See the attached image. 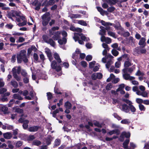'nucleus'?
I'll return each mask as SVG.
<instances>
[{
	"instance_id": "31",
	"label": "nucleus",
	"mask_w": 149,
	"mask_h": 149,
	"mask_svg": "<svg viewBox=\"0 0 149 149\" xmlns=\"http://www.w3.org/2000/svg\"><path fill=\"white\" fill-rule=\"evenodd\" d=\"M21 75L24 77H25L28 76V75L25 70L22 69L21 72Z\"/></svg>"
},
{
	"instance_id": "30",
	"label": "nucleus",
	"mask_w": 149,
	"mask_h": 149,
	"mask_svg": "<svg viewBox=\"0 0 149 149\" xmlns=\"http://www.w3.org/2000/svg\"><path fill=\"white\" fill-rule=\"evenodd\" d=\"M139 109L141 111H145L146 108L142 104H139Z\"/></svg>"
},
{
	"instance_id": "25",
	"label": "nucleus",
	"mask_w": 149,
	"mask_h": 149,
	"mask_svg": "<svg viewBox=\"0 0 149 149\" xmlns=\"http://www.w3.org/2000/svg\"><path fill=\"white\" fill-rule=\"evenodd\" d=\"M118 24H113V26L116 29L121 30L122 29V27L121 25L119 22H118Z\"/></svg>"
},
{
	"instance_id": "23",
	"label": "nucleus",
	"mask_w": 149,
	"mask_h": 149,
	"mask_svg": "<svg viewBox=\"0 0 149 149\" xmlns=\"http://www.w3.org/2000/svg\"><path fill=\"white\" fill-rule=\"evenodd\" d=\"M29 123V121L28 120H25V123H23L22 126L23 127V128L25 129H26L28 126V124Z\"/></svg>"
},
{
	"instance_id": "6",
	"label": "nucleus",
	"mask_w": 149,
	"mask_h": 149,
	"mask_svg": "<svg viewBox=\"0 0 149 149\" xmlns=\"http://www.w3.org/2000/svg\"><path fill=\"white\" fill-rule=\"evenodd\" d=\"M120 133V131L118 129L111 130L107 132V134L111 135L114 134H116L117 135H119Z\"/></svg>"
},
{
	"instance_id": "38",
	"label": "nucleus",
	"mask_w": 149,
	"mask_h": 149,
	"mask_svg": "<svg viewBox=\"0 0 149 149\" xmlns=\"http://www.w3.org/2000/svg\"><path fill=\"white\" fill-rule=\"evenodd\" d=\"M108 34L109 36H111L115 38H116L115 33L114 32H113L110 31H108Z\"/></svg>"
},
{
	"instance_id": "54",
	"label": "nucleus",
	"mask_w": 149,
	"mask_h": 149,
	"mask_svg": "<svg viewBox=\"0 0 149 149\" xmlns=\"http://www.w3.org/2000/svg\"><path fill=\"white\" fill-rule=\"evenodd\" d=\"M143 100L141 98H137L136 100V101L137 103L139 104H141L143 103Z\"/></svg>"
},
{
	"instance_id": "53",
	"label": "nucleus",
	"mask_w": 149,
	"mask_h": 149,
	"mask_svg": "<svg viewBox=\"0 0 149 149\" xmlns=\"http://www.w3.org/2000/svg\"><path fill=\"white\" fill-rule=\"evenodd\" d=\"M97 79H101L102 77V74L101 73H96Z\"/></svg>"
},
{
	"instance_id": "62",
	"label": "nucleus",
	"mask_w": 149,
	"mask_h": 149,
	"mask_svg": "<svg viewBox=\"0 0 149 149\" xmlns=\"http://www.w3.org/2000/svg\"><path fill=\"white\" fill-rule=\"evenodd\" d=\"M7 91V89L5 88H2L0 89V94H3L5 92Z\"/></svg>"
},
{
	"instance_id": "17",
	"label": "nucleus",
	"mask_w": 149,
	"mask_h": 149,
	"mask_svg": "<svg viewBox=\"0 0 149 149\" xmlns=\"http://www.w3.org/2000/svg\"><path fill=\"white\" fill-rule=\"evenodd\" d=\"M47 43L49 44L53 47H54L56 45L55 42L51 38H49Z\"/></svg>"
},
{
	"instance_id": "33",
	"label": "nucleus",
	"mask_w": 149,
	"mask_h": 149,
	"mask_svg": "<svg viewBox=\"0 0 149 149\" xmlns=\"http://www.w3.org/2000/svg\"><path fill=\"white\" fill-rule=\"evenodd\" d=\"M11 85L14 88H16L18 87V84L15 81H11Z\"/></svg>"
},
{
	"instance_id": "49",
	"label": "nucleus",
	"mask_w": 149,
	"mask_h": 149,
	"mask_svg": "<svg viewBox=\"0 0 149 149\" xmlns=\"http://www.w3.org/2000/svg\"><path fill=\"white\" fill-rule=\"evenodd\" d=\"M96 62L95 61H93L89 63V68H93L94 65H95Z\"/></svg>"
},
{
	"instance_id": "2",
	"label": "nucleus",
	"mask_w": 149,
	"mask_h": 149,
	"mask_svg": "<svg viewBox=\"0 0 149 149\" xmlns=\"http://www.w3.org/2000/svg\"><path fill=\"white\" fill-rule=\"evenodd\" d=\"M122 101L127 104H123L122 105V110L125 112L128 113L129 112L130 110L133 112H135L136 111V109L132 105V102L127 99L122 98Z\"/></svg>"
},
{
	"instance_id": "46",
	"label": "nucleus",
	"mask_w": 149,
	"mask_h": 149,
	"mask_svg": "<svg viewBox=\"0 0 149 149\" xmlns=\"http://www.w3.org/2000/svg\"><path fill=\"white\" fill-rule=\"evenodd\" d=\"M78 23L83 26H86L87 25L86 23L83 20H79L78 21Z\"/></svg>"
},
{
	"instance_id": "45",
	"label": "nucleus",
	"mask_w": 149,
	"mask_h": 149,
	"mask_svg": "<svg viewBox=\"0 0 149 149\" xmlns=\"http://www.w3.org/2000/svg\"><path fill=\"white\" fill-rule=\"evenodd\" d=\"M81 64L83 67L85 68L87 66V63L85 61H82L81 62Z\"/></svg>"
},
{
	"instance_id": "57",
	"label": "nucleus",
	"mask_w": 149,
	"mask_h": 149,
	"mask_svg": "<svg viewBox=\"0 0 149 149\" xmlns=\"http://www.w3.org/2000/svg\"><path fill=\"white\" fill-rule=\"evenodd\" d=\"M148 93L146 91L142 92L140 95L144 97H148Z\"/></svg>"
},
{
	"instance_id": "40",
	"label": "nucleus",
	"mask_w": 149,
	"mask_h": 149,
	"mask_svg": "<svg viewBox=\"0 0 149 149\" xmlns=\"http://www.w3.org/2000/svg\"><path fill=\"white\" fill-rule=\"evenodd\" d=\"M42 38L44 41L47 43L48 40V37L46 35H44L42 36Z\"/></svg>"
},
{
	"instance_id": "28",
	"label": "nucleus",
	"mask_w": 149,
	"mask_h": 149,
	"mask_svg": "<svg viewBox=\"0 0 149 149\" xmlns=\"http://www.w3.org/2000/svg\"><path fill=\"white\" fill-rule=\"evenodd\" d=\"M33 144L34 145L38 146L41 145V142L39 140H35L33 141Z\"/></svg>"
},
{
	"instance_id": "10",
	"label": "nucleus",
	"mask_w": 149,
	"mask_h": 149,
	"mask_svg": "<svg viewBox=\"0 0 149 149\" xmlns=\"http://www.w3.org/2000/svg\"><path fill=\"white\" fill-rule=\"evenodd\" d=\"M54 57L55 59L57 61L58 63L59 64L62 62L61 59L58 54L56 52L54 54Z\"/></svg>"
},
{
	"instance_id": "1",
	"label": "nucleus",
	"mask_w": 149,
	"mask_h": 149,
	"mask_svg": "<svg viewBox=\"0 0 149 149\" xmlns=\"http://www.w3.org/2000/svg\"><path fill=\"white\" fill-rule=\"evenodd\" d=\"M47 50L45 51V53L50 61H52L51 63V68L55 70L56 71L58 72L61 70L62 68L60 65L61 64H58L57 65V62L55 60L52 61L53 59V58L52 56V52L50 49L49 48H47Z\"/></svg>"
},
{
	"instance_id": "3",
	"label": "nucleus",
	"mask_w": 149,
	"mask_h": 149,
	"mask_svg": "<svg viewBox=\"0 0 149 149\" xmlns=\"http://www.w3.org/2000/svg\"><path fill=\"white\" fill-rule=\"evenodd\" d=\"M26 51L24 50H22L20 51L19 54H17V62L19 63H21L23 61L24 63H27L28 60L26 56Z\"/></svg>"
},
{
	"instance_id": "39",
	"label": "nucleus",
	"mask_w": 149,
	"mask_h": 149,
	"mask_svg": "<svg viewBox=\"0 0 149 149\" xmlns=\"http://www.w3.org/2000/svg\"><path fill=\"white\" fill-rule=\"evenodd\" d=\"M47 94L48 100H51L53 97L52 94L51 93L49 92H47Z\"/></svg>"
},
{
	"instance_id": "12",
	"label": "nucleus",
	"mask_w": 149,
	"mask_h": 149,
	"mask_svg": "<svg viewBox=\"0 0 149 149\" xmlns=\"http://www.w3.org/2000/svg\"><path fill=\"white\" fill-rule=\"evenodd\" d=\"M125 137L127 139L129 138L130 136V133L129 132H123L121 134V137Z\"/></svg>"
},
{
	"instance_id": "43",
	"label": "nucleus",
	"mask_w": 149,
	"mask_h": 149,
	"mask_svg": "<svg viewBox=\"0 0 149 149\" xmlns=\"http://www.w3.org/2000/svg\"><path fill=\"white\" fill-rule=\"evenodd\" d=\"M121 123L123 124H128L130 122L128 121L127 119H124L121 121Z\"/></svg>"
},
{
	"instance_id": "5",
	"label": "nucleus",
	"mask_w": 149,
	"mask_h": 149,
	"mask_svg": "<svg viewBox=\"0 0 149 149\" xmlns=\"http://www.w3.org/2000/svg\"><path fill=\"white\" fill-rule=\"evenodd\" d=\"M12 73L14 77L17 81H19L21 80V77L17 75V70L15 68H13L12 70Z\"/></svg>"
},
{
	"instance_id": "15",
	"label": "nucleus",
	"mask_w": 149,
	"mask_h": 149,
	"mask_svg": "<svg viewBox=\"0 0 149 149\" xmlns=\"http://www.w3.org/2000/svg\"><path fill=\"white\" fill-rule=\"evenodd\" d=\"M8 108L6 106H3L1 107V110L3 112L4 114H8Z\"/></svg>"
},
{
	"instance_id": "64",
	"label": "nucleus",
	"mask_w": 149,
	"mask_h": 149,
	"mask_svg": "<svg viewBox=\"0 0 149 149\" xmlns=\"http://www.w3.org/2000/svg\"><path fill=\"white\" fill-rule=\"evenodd\" d=\"M111 60H109V61H108L107 63L106 64V67L107 68H109L110 66V65H111Z\"/></svg>"
},
{
	"instance_id": "60",
	"label": "nucleus",
	"mask_w": 149,
	"mask_h": 149,
	"mask_svg": "<svg viewBox=\"0 0 149 149\" xmlns=\"http://www.w3.org/2000/svg\"><path fill=\"white\" fill-rule=\"evenodd\" d=\"M52 140L50 137H49L47 138L46 141V143L47 144V145H49L51 144Z\"/></svg>"
},
{
	"instance_id": "32",
	"label": "nucleus",
	"mask_w": 149,
	"mask_h": 149,
	"mask_svg": "<svg viewBox=\"0 0 149 149\" xmlns=\"http://www.w3.org/2000/svg\"><path fill=\"white\" fill-rule=\"evenodd\" d=\"M111 53L115 56H117L119 54V52L116 49H113L111 51Z\"/></svg>"
},
{
	"instance_id": "51",
	"label": "nucleus",
	"mask_w": 149,
	"mask_h": 149,
	"mask_svg": "<svg viewBox=\"0 0 149 149\" xmlns=\"http://www.w3.org/2000/svg\"><path fill=\"white\" fill-rule=\"evenodd\" d=\"M92 56L91 55H88L86 56L85 59L87 61H89L92 60Z\"/></svg>"
},
{
	"instance_id": "34",
	"label": "nucleus",
	"mask_w": 149,
	"mask_h": 149,
	"mask_svg": "<svg viewBox=\"0 0 149 149\" xmlns=\"http://www.w3.org/2000/svg\"><path fill=\"white\" fill-rule=\"evenodd\" d=\"M123 77L125 80H128L130 77V74L128 73L124 74H123Z\"/></svg>"
},
{
	"instance_id": "20",
	"label": "nucleus",
	"mask_w": 149,
	"mask_h": 149,
	"mask_svg": "<svg viewBox=\"0 0 149 149\" xmlns=\"http://www.w3.org/2000/svg\"><path fill=\"white\" fill-rule=\"evenodd\" d=\"M55 3V1L54 0H49L47 1L45 6L48 7L49 6H52Z\"/></svg>"
},
{
	"instance_id": "9",
	"label": "nucleus",
	"mask_w": 149,
	"mask_h": 149,
	"mask_svg": "<svg viewBox=\"0 0 149 149\" xmlns=\"http://www.w3.org/2000/svg\"><path fill=\"white\" fill-rule=\"evenodd\" d=\"M146 39L145 38H141L139 42V45H142V47L144 48L146 46Z\"/></svg>"
},
{
	"instance_id": "56",
	"label": "nucleus",
	"mask_w": 149,
	"mask_h": 149,
	"mask_svg": "<svg viewBox=\"0 0 149 149\" xmlns=\"http://www.w3.org/2000/svg\"><path fill=\"white\" fill-rule=\"evenodd\" d=\"M5 26L6 28L9 29H11L13 26V25L11 24H7Z\"/></svg>"
},
{
	"instance_id": "21",
	"label": "nucleus",
	"mask_w": 149,
	"mask_h": 149,
	"mask_svg": "<svg viewBox=\"0 0 149 149\" xmlns=\"http://www.w3.org/2000/svg\"><path fill=\"white\" fill-rule=\"evenodd\" d=\"M55 144L54 146V148H55L59 146L61 144V141L60 139H56L55 141Z\"/></svg>"
},
{
	"instance_id": "52",
	"label": "nucleus",
	"mask_w": 149,
	"mask_h": 149,
	"mask_svg": "<svg viewBox=\"0 0 149 149\" xmlns=\"http://www.w3.org/2000/svg\"><path fill=\"white\" fill-rule=\"evenodd\" d=\"M130 35V33L129 32L126 31L122 34V36L124 37H126L129 36Z\"/></svg>"
},
{
	"instance_id": "22",
	"label": "nucleus",
	"mask_w": 149,
	"mask_h": 149,
	"mask_svg": "<svg viewBox=\"0 0 149 149\" xmlns=\"http://www.w3.org/2000/svg\"><path fill=\"white\" fill-rule=\"evenodd\" d=\"M6 5L5 3L0 2V7H2V10H6L9 9V7H5Z\"/></svg>"
},
{
	"instance_id": "55",
	"label": "nucleus",
	"mask_w": 149,
	"mask_h": 149,
	"mask_svg": "<svg viewBox=\"0 0 149 149\" xmlns=\"http://www.w3.org/2000/svg\"><path fill=\"white\" fill-rule=\"evenodd\" d=\"M25 40V39L23 37H19L18 40V41H16L17 42H22L24 41Z\"/></svg>"
},
{
	"instance_id": "8",
	"label": "nucleus",
	"mask_w": 149,
	"mask_h": 149,
	"mask_svg": "<svg viewBox=\"0 0 149 149\" xmlns=\"http://www.w3.org/2000/svg\"><path fill=\"white\" fill-rule=\"evenodd\" d=\"M39 126H34L29 127L28 129V130L30 132H35L38 131V129L40 128Z\"/></svg>"
},
{
	"instance_id": "29",
	"label": "nucleus",
	"mask_w": 149,
	"mask_h": 149,
	"mask_svg": "<svg viewBox=\"0 0 149 149\" xmlns=\"http://www.w3.org/2000/svg\"><path fill=\"white\" fill-rule=\"evenodd\" d=\"M80 36L81 39L83 41H88L90 40V39L89 38H88V39L87 40L86 37L84 36L83 33L82 34H81Z\"/></svg>"
},
{
	"instance_id": "37",
	"label": "nucleus",
	"mask_w": 149,
	"mask_h": 149,
	"mask_svg": "<svg viewBox=\"0 0 149 149\" xmlns=\"http://www.w3.org/2000/svg\"><path fill=\"white\" fill-rule=\"evenodd\" d=\"M29 76L24 77L23 79L24 82L26 84H28L29 82Z\"/></svg>"
},
{
	"instance_id": "48",
	"label": "nucleus",
	"mask_w": 149,
	"mask_h": 149,
	"mask_svg": "<svg viewBox=\"0 0 149 149\" xmlns=\"http://www.w3.org/2000/svg\"><path fill=\"white\" fill-rule=\"evenodd\" d=\"M81 15L79 14H72V17L74 18H77L81 17Z\"/></svg>"
},
{
	"instance_id": "16",
	"label": "nucleus",
	"mask_w": 149,
	"mask_h": 149,
	"mask_svg": "<svg viewBox=\"0 0 149 149\" xmlns=\"http://www.w3.org/2000/svg\"><path fill=\"white\" fill-rule=\"evenodd\" d=\"M58 40V42L61 45L65 44L67 42V39L65 37L63 38L62 40L59 39Z\"/></svg>"
},
{
	"instance_id": "26",
	"label": "nucleus",
	"mask_w": 149,
	"mask_h": 149,
	"mask_svg": "<svg viewBox=\"0 0 149 149\" xmlns=\"http://www.w3.org/2000/svg\"><path fill=\"white\" fill-rule=\"evenodd\" d=\"M54 91L56 95L62 94V93L60 91L59 89L56 87L54 88Z\"/></svg>"
},
{
	"instance_id": "19",
	"label": "nucleus",
	"mask_w": 149,
	"mask_h": 149,
	"mask_svg": "<svg viewBox=\"0 0 149 149\" xmlns=\"http://www.w3.org/2000/svg\"><path fill=\"white\" fill-rule=\"evenodd\" d=\"M3 135L4 137L6 139H9L12 137L11 134L9 132H6L4 133Z\"/></svg>"
},
{
	"instance_id": "42",
	"label": "nucleus",
	"mask_w": 149,
	"mask_h": 149,
	"mask_svg": "<svg viewBox=\"0 0 149 149\" xmlns=\"http://www.w3.org/2000/svg\"><path fill=\"white\" fill-rule=\"evenodd\" d=\"M113 116L115 118H116L118 120L122 119L116 113H114L113 114Z\"/></svg>"
},
{
	"instance_id": "36",
	"label": "nucleus",
	"mask_w": 149,
	"mask_h": 149,
	"mask_svg": "<svg viewBox=\"0 0 149 149\" xmlns=\"http://www.w3.org/2000/svg\"><path fill=\"white\" fill-rule=\"evenodd\" d=\"M115 10V8L113 6L110 7L108 8L107 10L109 13H112Z\"/></svg>"
},
{
	"instance_id": "7",
	"label": "nucleus",
	"mask_w": 149,
	"mask_h": 149,
	"mask_svg": "<svg viewBox=\"0 0 149 149\" xmlns=\"http://www.w3.org/2000/svg\"><path fill=\"white\" fill-rule=\"evenodd\" d=\"M104 3H107L110 5H115L119 2V0H104Z\"/></svg>"
},
{
	"instance_id": "63",
	"label": "nucleus",
	"mask_w": 149,
	"mask_h": 149,
	"mask_svg": "<svg viewBox=\"0 0 149 149\" xmlns=\"http://www.w3.org/2000/svg\"><path fill=\"white\" fill-rule=\"evenodd\" d=\"M102 46L104 48L107 49L108 51L109 50V48L108 47V45L106 43H102Z\"/></svg>"
},
{
	"instance_id": "11",
	"label": "nucleus",
	"mask_w": 149,
	"mask_h": 149,
	"mask_svg": "<svg viewBox=\"0 0 149 149\" xmlns=\"http://www.w3.org/2000/svg\"><path fill=\"white\" fill-rule=\"evenodd\" d=\"M60 32L59 31H57L56 32V33L52 37L53 39L54 40H58L60 38Z\"/></svg>"
},
{
	"instance_id": "50",
	"label": "nucleus",
	"mask_w": 149,
	"mask_h": 149,
	"mask_svg": "<svg viewBox=\"0 0 149 149\" xmlns=\"http://www.w3.org/2000/svg\"><path fill=\"white\" fill-rule=\"evenodd\" d=\"M15 101L14 99H12L9 102L8 104V107H11L12 106L15 102Z\"/></svg>"
},
{
	"instance_id": "18",
	"label": "nucleus",
	"mask_w": 149,
	"mask_h": 149,
	"mask_svg": "<svg viewBox=\"0 0 149 149\" xmlns=\"http://www.w3.org/2000/svg\"><path fill=\"white\" fill-rule=\"evenodd\" d=\"M81 34H82V33H74V39L75 42L78 41L79 39V36H81Z\"/></svg>"
},
{
	"instance_id": "13",
	"label": "nucleus",
	"mask_w": 149,
	"mask_h": 149,
	"mask_svg": "<svg viewBox=\"0 0 149 149\" xmlns=\"http://www.w3.org/2000/svg\"><path fill=\"white\" fill-rule=\"evenodd\" d=\"M130 142V140L129 139H126L123 143V147L124 149H127L128 148V145Z\"/></svg>"
},
{
	"instance_id": "35",
	"label": "nucleus",
	"mask_w": 149,
	"mask_h": 149,
	"mask_svg": "<svg viewBox=\"0 0 149 149\" xmlns=\"http://www.w3.org/2000/svg\"><path fill=\"white\" fill-rule=\"evenodd\" d=\"M93 124L95 126L101 128L102 127V125L99 122L96 120L95 121V122Z\"/></svg>"
},
{
	"instance_id": "24",
	"label": "nucleus",
	"mask_w": 149,
	"mask_h": 149,
	"mask_svg": "<svg viewBox=\"0 0 149 149\" xmlns=\"http://www.w3.org/2000/svg\"><path fill=\"white\" fill-rule=\"evenodd\" d=\"M97 10L100 12L101 15H104L105 11L100 7H97Z\"/></svg>"
},
{
	"instance_id": "4",
	"label": "nucleus",
	"mask_w": 149,
	"mask_h": 149,
	"mask_svg": "<svg viewBox=\"0 0 149 149\" xmlns=\"http://www.w3.org/2000/svg\"><path fill=\"white\" fill-rule=\"evenodd\" d=\"M49 15L50 13L48 12L45 13L42 16V24L43 26H47L51 20L50 17H49Z\"/></svg>"
},
{
	"instance_id": "41",
	"label": "nucleus",
	"mask_w": 149,
	"mask_h": 149,
	"mask_svg": "<svg viewBox=\"0 0 149 149\" xmlns=\"http://www.w3.org/2000/svg\"><path fill=\"white\" fill-rule=\"evenodd\" d=\"M23 142L21 141H18L16 143V146L17 147H19L21 146L23 144Z\"/></svg>"
},
{
	"instance_id": "27",
	"label": "nucleus",
	"mask_w": 149,
	"mask_h": 149,
	"mask_svg": "<svg viewBox=\"0 0 149 149\" xmlns=\"http://www.w3.org/2000/svg\"><path fill=\"white\" fill-rule=\"evenodd\" d=\"M65 105L67 108L71 109L72 107V104L71 103L68 101H67L65 103Z\"/></svg>"
},
{
	"instance_id": "44",
	"label": "nucleus",
	"mask_w": 149,
	"mask_h": 149,
	"mask_svg": "<svg viewBox=\"0 0 149 149\" xmlns=\"http://www.w3.org/2000/svg\"><path fill=\"white\" fill-rule=\"evenodd\" d=\"M135 67L134 65L132 67L128 68V72L130 73H131L135 69Z\"/></svg>"
},
{
	"instance_id": "58",
	"label": "nucleus",
	"mask_w": 149,
	"mask_h": 149,
	"mask_svg": "<svg viewBox=\"0 0 149 149\" xmlns=\"http://www.w3.org/2000/svg\"><path fill=\"white\" fill-rule=\"evenodd\" d=\"M112 87L111 83L108 84L106 87V89L107 90H109L111 89Z\"/></svg>"
},
{
	"instance_id": "47",
	"label": "nucleus",
	"mask_w": 149,
	"mask_h": 149,
	"mask_svg": "<svg viewBox=\"0 0 149 149\" xmlns=\"http://www.w3.org/2000/svg\"><path fill=\"white\" fill-rule=\"evenodd\" d=\"M27 21H24L22 22L19 23L18 25L19 26H25L26 24Z\"/></svg>"
},
{
	"instance_id": "59",
	"label": "nucleus",
	"mask_w": 149,
	"mask_h": 149,
	"mask_svg": "<svg viewBox=\"0 0 149 149\" xmlns=\"http://www.w3.org/2000/svg\"><path fill=\"white\" fill-rule=\"evenodd\" d=\"M144 74V73L141 72L139 70H138L135 74L136 75L138 76L140 75L143 76Z\"/></svg>"
},
{
	"instance_id": "61",
	"label": "nucleus",
	"mask_w": 149,
	"mask_h": 149,
	"mask_svg": "<svg viewBox=\"0 0 149 149\" xmlns=\"http://www.w3.org/2000/svg\"><path fill=\"white\" fill-rule=\"evenodd\" d=\"M33 58L37 62L38 60V56L37 54L36 53H34L33 54Z\"/></svg>"
},
{
	"instance_id": "14",
	"label": "nucleus",
	"mask_w": 149,
	"mask_h": 149,
	"mask_svg": "<svg viewBox=\"0 0 149 149\" xmlns=\"http://www.w3.org/2000/svg\"><path fill=\"white\" fill-rule=\"evenodd\" d=\"M130 58H127L126 59V61H125L124 64V66L125 67L128 68L132 65L131 63L129 61Z\"/></svg>"
}]
</instances>
